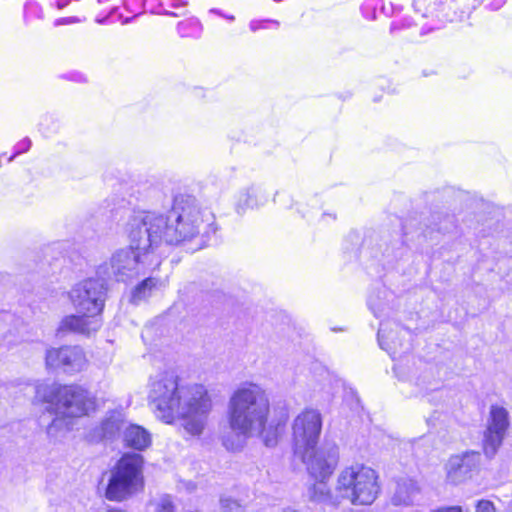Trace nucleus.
I'll use <instances>...</instances> for the list:
<instances>
[{
    "label": "nucleus",
    "mask_w": 512,
    "mask_h": 512,
    "mask_svg": "<svg viewBox=\"0 0 512 512\" xmlns=\"http://www.w3.org/2000/svg\"><path fill=\"white\" fill-rule=\"evenodd\" d=\"M322 430L321 414L315 409L299 413L292 424V440L295 454L315 448Z\"/></svg>",
    "instance_id": "obj_9"
},
{
    "label": "nucleus",
    "mask_w": 512,
    "mask_h": 512,
    "mask_svg": "<svg viewBox=\"0 0 512 512\" xmlns=\"http://www.w3.org/2000/svg\"><path fill=\"white\" fill-rule=\"evenodd\" d=\"M155 512H175V506L169 496L161 497L157 504Z\"/></svg>",
    "instance_id": "obj_24"
},
{
    "label": "nucleus",
    "mask_w": 512,
    "mask_h": 512,
    "mask_svg": "<svg viewBox=\"0 0 512 512\" xmlns=\"http://www.w3.org/2000/svg\"><path fill=\"white\" fill-rule=\"evenodd\" d=\"M278 26H279V23L277 21H273V20H262V21L254 20V21H251L249 24V27H250L251 31H253V32H256L259 29H269L272 27L277 28Z\"/></svg>",
    "instance_id": "obj_25"
},
{
    "label": "nucleus",
    "mask_w": 512,
    "mask_h": 512,
    "mask_svg": "<svg viewBox=\"0 0 512 512\" xmlns=\"http://www.w3.org/2000/svg\"><path fill=\"white\" fill-rule=\"evenodd\" d=\"M67 5H68V1H57V2H56V7H57L58 9H63V8H65Z\"/></svg>",
    "instance_id": "obj_32"
},
{
    "label": "nucleus",
    "mask_w": 512,
    "mask_h": 512,
    "mask_svg": "<svg viewBox=\"0 0 512 512\" xmlns=\"http://www.w3.org/2000/svg\"><path fill=\"white\" fill-rule=\"evenodd\" d=\"M480 464L481 455L476 451L468 450L450 455L443 465L445 483L450 486L466 483L479 471Z\"/></svg>",
    "instance_id": "obj_10"
},
{
    "label": "nucleus",
    "mask_w": 512,
    "mask_h": 512,
    "mask_svg": "<svg viewBox=\"0 0 512 512\" xmlns=\"http://www.w3.org/2000/svg\"><path fill=\"white\" fill-rule=\"evenodd\" d=\"M31 146V140L29 138H25L23 140H21L17 145H16V149H17V154H20V153H23L27 150H29Z\"/></svg>",
    "instance_id": "obj_29"
},
{
    "label": "nucleus",
    "mask_w": 512,
    "mask_h": 512,
    "mask_svg": "<svg viewBox=\"0 0 512 512\" xmlns=\"http://www.w3.org/2000/svg\"><path fill=\"white\" fill-rule=\"evenodd\" d=\"M185 512H200L199 510H187Z\"/></svg>",
    "instance_id": "obj_35"
},
{
    "label": "nucleus",
    "mask_w": 512,
    "mask_h": 512,
    "mask_svg": "<svg viewBox=\"0 0 512 512\" xmlns=\"http://www.w3.org/2000/svg\"><path fill=\"white\" fill-rule=\"evenodd\" d=\"M332 390L331 378L327 373H324L321 378L318 392L324 394L325 396H330L333 392Z\"/></svg>",
    "instance_id": "obj_26"
},
{
    "label": "nucleus",
    "mask_w": 512,
    "mask_h": 512,
    "mask_svg": "<svg viewBox=\"0 0 512 512\" xmlns=\"http://www.w3.org/2000/svg\"><path fill=\"white\" fill-rule=\"evenodd\" d=\"M296 455L302 459L311 478L329 479L339 462L338 447L329 443Z\"/></svg>",
    "instance_id": "obj_11"
},
{
    "label": "nucleus",
    "mask_w": 512,
    "mask_h": 512,
    "mask_svg": "<svg viewBox=\"0 0 512 512\" xmlns=\"http://www.w3.org/2000/svg\"><path fill=\"white\" fill-rule=\"evenodd\" d=\"M106 291L103 279L89 278L75 284L68 292V298L78 314L65 316L58 331L83 335L98 331L102 326Z\"/></svg>",
    "instance_id": "obj_5"
},
{
    "label": "nucleus",
    "mask_w": 512,
    "mask_h": 512,
    "mask_svg": "<svg viewBox=\"0 0 512 512\" xmlns=\"http://www.w3.org/2000/svg\"><path fill=\"white\" fill-rule=\"evenodd\" d=\"M124 424L125 415L122 411H110L102 419L100 424L90 431L88 437L91 441L114 438L119 434Z\"/></svg>",
    "instance_id": "obj_14"
},
{
    "label": "nucleus",
    "mask_w": 512,
    "mask_h": 512,
    "mask_svg": "<svg viewBox=\"0 0 512 512\" xmlns=\"http://www.w3.org/2000/svg\"><path fill=\"white\" fill-rule=\"evenodd\" d=\"M130 239V246L115 251L110 260L97 268V275L101 278H114L116 281L126 282L144 272L150 252L156 248L142 249L136 247Z\"/></svg>",
    "instance_id": "obj_8"
},
{
    "label": "nucleus",
    "mask_w": 512,
    "mask_h": 512,
    "mask_svg": "<svg viewBox=\"0 0 512 512\" xmlns=\"http://www.w3.org/2000/svg\"><path fill=\"white\" fill-rule=\"evenodd\" d=\"M65 346L49 348L45 354V364L49 369H61L63 371L65 362Z\"/></svg>",
    "instance_id": "obj_20"
},
{
    "label": "nucleus",
    "mask_w": 512,
    "mask_h": 512,
    "mask_svg": "<svg viewBox=\"0 0 512 512\" xmlns=\"http://www.w3.org/2000/svg\"><path fill=\"white\" fill-rule=\"evenodd\" d=\"M82 20L79 17L76 16H70V17H62L58 18L54 21V26H62V25H72L80 23Z\"/></svg>",
    "instance_id": "obj_28"
},
{
    "label": "nucleus",
    "mask_w": 512,
    "mask_h": 512,
    "mask_svg": "<svg viewBox=\"0 0 512 512\" xmlns=\"http://www.w3.org/2000/svg\"><path fill=\"white\" fill-rule=\"evenodd\" d=\"M178 34L181 37H199L201 33V25L195 19H188L179 22L177 25Z\"/></svg>",
    "instance_id": "obj_22"
},
{
    "label": "nucleus",
    "mask_w": 512,
    "mask_h": 512,
    "mask_svg": "<svg viewBox=\"0 0 512 512\" xmlns=\"http://www.w3.org/2000/svg\"><path fill=\"white\" fill-rule=\"evenodd\" d=\"M270 400L265 389L257 383L245 382L230 395L226 416L230 429L245 438L261 437L264 444L273 447L278 434L268 425Z\"/></svg>",
    "instance_id": "obj_3"
},
{
    "label": "nucleus",
    "mask_w": 512,
    "mask_h": 512,
    "mask_svg": "<svg viewBox=\"0 0 512 512\" xmlns=\"http://www.w3.org/2000/svg\"><path fill=\"white\" fill-rule=\"evenodd\" d=\"M228 19H229V20H233V19H234V17H233V16H228Z\"/></svg>",
    "instance_id": "obj_36"
},
{
    "label": "nucleus",
    "mask_w": 512,
    "mask_h": 512,
    "mask_svg": "<svg viewBox=\"0 0 512 512\" xmlns=\"http://www.w3.org/2000/svg\"><path fill=\"white\" fill-rule=\"evenodd\" d=\"M220 505L222 512H243L242 505L230 497H222Z\"/></svg>",
    "instance_id": "obj_23"
},
{
    "label": "nucleus",
    "mask_w": 512,
    "mask_h": 512,
    "mask_svg": "<svg viewBox=\"0 0 512 512\" xmlns=\"http://www.w3.org/2000/svg\"><path fill=\"white\" fill-rule=\"evenodd\" d=\"M65 362L63 372L75 374L82 371L87 365L86 355L79 346H65Z\"/></svg>",
    "instance_id": "obj_19"
},
{
    "label": "nucleus",
    "mask_w": 512,
    "mask_h": 512,
    "mask_svg": "<svg viewBox=\"0 0 512 512\" xmlns=\"http://www.w3.org/2000/svg\"><path fill=\"white\" fill-rule=\"evenodd\" d=\"M412 334L397 323H381L378 330V342L382 349L395 355L409 351Z\"/></svg>",
    "instance_id": "obj_13"
},
{
    "label": "nucleus",
    "mask_w": 512,
    "mask_h": 512,
    "mask_svg": "<svg viewBox=\"0 0 512 512\" xmlns=\"http://www.w3.org/2000/svg\"><path fill=\"white\" fill-rule=\"evenodd\" d=\"M157 280L154 278H146L138 284L132 292L131 301L138 304L140 301L150 296L152 289L156 286Z\"/></svg>",
    "instance_id": "obj_21"
},
{
    "label": "nucleus",
    "mask_w": 512,
    "mask_h": 512,
    "mask_svg": "<svg viewBox=\"0 0 512 512\" xmlns=\"http://www.w3.org/2000/svg\"><path fill=\"white\" fill-rule=\"evenodd\" d=\"M419 492L417 481L411 478H401L397 481L396 490L391 501L396 506H409Z\"/></svg>",
    "instance_id": "obj_18"
},
{
    "label": "nucleus",
    "mask_w": 512,
    "mask_h": 512,
    "mask_svg": "<svg viewBox=\"0 0 512 512\" xmlns=\"http://www.w3.org/2000/svg\"><path fill=\"white\" fill-rule=\"evenodd\" d=\"M100 3H108L110 0H99Z\"/></svg>",
    "instance_id": "obj_34"
},
{
    "label": "nucleus",
    "mask_w": 512,
    "mask_h": 512,
    "mask_svg": "<svg viewBox=\"0 0 512 512\" xmlns=\"http://www.w3.org/2000/svg\"><path fill=\"white\" fill-rule=\"evenodd\" d=\"M377 472L367 466L355 464L343 468L336 479L335 491L341 501L349 500L354 505L372 504L380 492Z\"/></svg>",
    "instance_id": "obj_6"
},
{
    "label": "nucleus",
    "mask_w": 512,
    "mask_h": 512,
    "mask_svg": "<svg viewBox=\"0 0 512 512\" xmlns=\"http://www.w3.org/2000/svg\"><path fill=\"white\" fill-rule=\"evenodd\" d=\"M476 512H495L496 508L493 502L490 500H479L475 506Z\"/></svg>",
    "instance_id": "obj_27"
},
{
    "label": "nucleus",
    "mask_w": 512,
    "mask_h": 512,
    "mask_svg": "<svg viewBox=\"0 0 512 512\" xmlns=\"http://www.w3.org/2000/svg\"><path fill=\"white\" fill-rule=\"evenodd\" d=\"M510 427L508 410L501 405H491L483 435V451L488 458H493L501 447Z\"/></svg>",
    "instance_id": "obj_12"
},
{
    "label": "nucleus",
    "mask_w": 512,
    "mask_h": 512,
    "mask_svg": "<svg viewBox=\"0 0 512 512\" xmlns=\"http://www.w3.org/2000/svg\"><path fill=\"white\" fill-rule=\"evenodd\" d=\"M109 9H110V12H114L117 9V5L112 4L111 6H109Z\"/></svg>",
    "instance_id": "obj_33"
},
{
    "label": "nucleus",
    "mask_w": 512,
    "mask_h": 512,
    "mask_svg": "<svg viewBox=\"0 0 512 512\" xmlns=\"http://www.w3.org/2000/svg\"><path fill=\"white\" fill-rule=\"evenodd\" d=\"M148 400L157 419L172 424L179 417L191 436L202 434L212 409L204 386L181 385L174 371H163L150 378Z\"/></svg>",
    "instance_id": "obj_2"
},
{
    "label": "nucleus",
    "mask_w": 512,
    "mask_h": 512,
    "mask_svg": "<svg viewBox=\"0 0 512 512\" xmlns=\"http://www.w3.org/2000/svg\"><path fill=\"white\" fill-rule=\"evenodd\" d=\"M313 483L308 484L306 496L309 501L338 506L341 503V496L338 491H332L328 485L329 479L312 478Z\"/></svg>",
    "instance_id": "obj_15"
},
{
    "label": "nucleus",
    "mask_w": 512,
    "mask_h": 512,
    "mask_svg": "<svg viewBox=\"0 0 512 512\" xmlns=\"http://www.w3.org/2000/svg\"><path fill=\"white\" fill-rule=\"evenodd\" d=\"M433 512H463V509L461 506L455 505V506L441 507Z\"/></svg>",
    "instance_id": "obj_30"
},
{
    "label": "nucleus",
    "mask_w": 512,
    "mask_h": 512,
    "mask_svg": "<svg viewBox=\"0 0 512 512\" xmlns=\"http://www.w3.org/2000/svg\"><path fill=\"white\" fill-rule=\"evenodd\" d=\"M35 399L51 404L56 415L47 428L51 436L71 429V423L67 419L88 415L96 408L95 397L79 385L41 383L35 387Z\"/></svg>",
    "instance_id": "obj_4"
},
{
    "label": "nucleus",
    "mask_w": 512,
    "mask_h": 512,
    "mask_svg": "<svg viewBox=\"0 0 512 512\" xmlns=\"http://www.w3.org/2000/svg\"><path fill=\"white\" fill-rule=\"evenodd\" d=\"M144 458L137 453H126L111 469L105 497L114 502L129 499L144 487Z\"/></svg>",
    "instance_id": "obj_7"
},
{
    "label": "nucleus",
    "mask_w": 512,
    "mask_h": 512,
    "mask_svg": "<svg viewBox=\"0 0 512 512\" xmlns=\"http://www.w3.org/2000/svg\"><path fill=\"white\" fill-rule=\"evenodd\" d=\"M127 227L128 236L142 249L158 248L163 243L180 245L193 240H197L198 248H202L216 232L214 215L190 196L176 197L165 215L138 213L130 218Z\"/></svg>",
    "instance_id": "obj_1"
},
{
    "label": "nucleus",
    "mask_w": 512,
    "mask_h": 512,
    "mask_svg": "<svg viewBox=\"0 0 512 512\" xmlns=\"http://www.w3.org/2000/svg\"><path fill=\"white\" fill-rule=\"evenodd\" d=\"M267 197L259 187L250 186L240 190L235 199V208L238 214L245 213L248 209H254L263 205Z\"/></svg>",
    "instance_id": "obj_17"
},
{
    "label": "nucleus",
    "mask_w": 512,
    "mask_h": 512,
    "mask_svg": "<svg viewBox=\"0 0 512 512\" xmlns=\"http://www.w3.org/2000/svg\"><path fill=\"white\" fill-rule=\"evenodd\" d=\"M368 305H369L370 309L373 311V313H374L375 315H377V309H378V307H377V305L374 303V300H373V298H372V297H370V298H369V300H368Z\"/></svg>",
    "instance_id": "obj_31"
},
{
    "label": "nucleus",
    "mask_w": 512,
    "mask_h": 512,
    "mask_svg": "<svg viewBox=\"0 0 512 512\" xmlns=\"http://www.w3.org/2000/svg\"><path fill=\"white\" fill-rule=\"evenodd\" d=\"M124 444L137 451H144L152 444L151 433L137 424L128 425L123 431Z\"/></svg>",
    "instance_id": "obj_16"
}]
</instances>
